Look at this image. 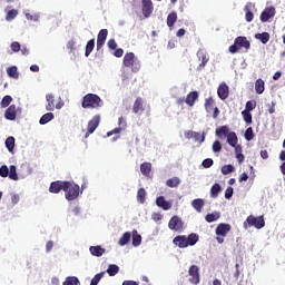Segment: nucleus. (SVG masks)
Returning a JSON list of instances; mask_svg holds the SVG:
<instances>
[{"label":"nucleus","instance_id":"nucleus-1","mask_svg":"<svg viewBox=\"0 0 285 285\" xmlns=\"http://www.w3.org/2000/svg\"><path fill=\"white\" fill-rule=\"evenodd\" d=\"M199 242V235L191 233L188 236L178 235L173 239V244L178 248H188V246H195Z\"/></svg>","mask_w":285,"mask_h":285},{"label":"nucleus","instance_id":"nucleus-2","mask_svg":"<svg viewBox=\"0 0 285 285\" xmlns=\"http://www.w3.org/2000/svg\"><path fill=\"white\" fill-rule=\"evenodd\" d=\"M101 106H104V100H101V98L96 94H87L82 98L81 107L85 109H88V108L97 109V108H101Z\"/></svg>","mask_w":285,"mask_h":285},{"label":"nucleus","instance_id":"nucleus-3","mask_svg":"<svg viewBox=\"0 0 285 285\" xmlns=\"http://www.w3.org/2000/svg\"><path fill=\"white\" fill-rule=\"evenodd\" d=\"M242 48H244L246 51L250 50V41H248V38L244 36H238L234 40V43L229 47V52L232 55H237Z\"/></svg>","mask_w":285,"mask_h":285},{"label":"nucleus","instance_id":"nucleus-4","mask_svg":"<svg viewBox=\"0 0 285 285\" xmlns=\"http://www.w3.org/2000/svg\"><path fill=\"white\" fill-rule=\"evenodd\" d=\"M245 230H248V228L253 227L257 228V230H262L266 226V222L264 220V216L255 217L253 215H249L246 220L243 224Z\"/></svg>","mask_w":285,"mask_h":285},{"label":"nucleus","instance_id":"nucleus-5","mask_svg":"<svg viewBox=\"0 0 285 285\" xmlns=\"http://www.w3.org/2000/svg\"><path fill=\"white\" fill-rule=\"evenodd\" d=\"M67 188L63 189L67 202H75L79 197L80 187L75 181L66 180Z\"/></svg>","mask_w":285,"mask_h":285},{"label":"nucleus","instance_id":"nucleus-6","mask_svg":"<svg viewBox=\"0 0 285 285\" xmlns=\"http://www.w3.org/2000/svg\"><path fill=\"white\" fill-rule=\"evenodd\" d=\"M204 106H205V110L208 115H210V112H213L214 119H217V117H219V108L217 106H215V99H213V97L206 98Z\"/></svg>","mask_w":285,"mask_h":285},{"label":"nucleus","instance_id":"nucleus-7","mask_svg":"<svg viewBox=\"0 0 285 285\" xmlns=\"http://www.w3.org/2000/svg\"><path fill=\"white\" fill-rule=\"evenodd\" d=\"M100 122H101V116L99 115L94 116L92 119L89 120L87 125V132L85 135V139H88V137H90V135H92V132H95V130L99 128Z\"/></svg>","mask_w":285,"mask_h":285},{"label":"nucleus","instance_id":"nucleus-8","mask_svg":"<svg viewBox=\"0 0 285 285\" xmlns=\"http://www.w3.org/2000/svg\"><path fill=\"white\" fill-rule=\"evenodd\" d=\"M46 101H47L46 110L48 112H52L56 108L57 110H61V108H63V102H58L55 105V95L52 94L46 95Z\"/></svg>","mask_w":285,"mask_h":285},{"label":"nucleus","instance_id":"nucleus-9","mask_svg":"<svg viewBox=\"0 0 285 285\" xmlns=\"http://www.w3.org/2000/svg\"><path fill=\"white\" fill-rule=\"evenodd\" d=\"M168 228L176 233H181L184 230V222L179 216H173L168 223Z\"/></svg>","mask_w":285,"mask_h":285},{"label":"nucleus","instance_id":"nucleus-10","mask_svg":"<svg viewBox=\"0 0 285 285\" xmlns=\"http://www.w3.org/2000/svg\"><path fill=\"white\" fill-rule=\"evenodd\" d=\"M65 188H68V183L66 180H56L52 181L49 186V193H52L53 195H59L61 190Z\"/></svg>","mask_w":285,"mask_h":285},{"label":"nucleus","instance_id":"nucleus-11","mask_svg":"<svg viewBox=\"0 0 285 285\" xmlns=\"http://www.w3.org/2000/svg\"><path fill=\"white\" fill-rule=\"evenodd\" d=\"M188 275H189L188 282L190 284H195V285L199 284V282L202 279L199 276V266L191 265L188 269Z\"/></svg>","mask_w":285,"mask_h":285},{"label":"nucleus","instance_id":"nucleus-12","mask_svg":"<svg viewBox=\"0 0 285 285\" xmlns=\"http://www.w3.org/2000/svg\"><path fill=\"white\" fill-rule=\"evenodd\" d=\"M154 10L155 6L153 4V0H141V12L145 19H148Z\"/></svg>","mask_w":285,"mask_h":285},{"label":"nucleus","instance_id":"nucleus-13","mask_svg":"<svg viewBox=\"0 0 285 285\" xmlns=\"http://www.w3.org/2000/svg\"><path fill=\"white\" fill-rule=\"evenodd\" d=\"M145 110H146V107L144 106V98L141 97L136 98L132 106V114L141 116L144 115Z\"/></svg>","mask_w":285,"mask_h":285},{"label":"nucleus","instance_id":"nucleus-14","mask_svg":"<svg viewBox=\"0 0 285 285\" xmlns=\"http://www.w3.org/2000/svg\"><path fill=\"white\" fill-rule=\"evenodd\" d=\"M108 39V29H101L97 36V50H101Z\"/></svg>","mask_w":285,"mask_h":285},{"label":"nucleus","instance_id":"nucleus-15","mask_svg":"<svg viewBox=\"0 0 285 285\" xmlns=\"http://www.w3.org/2000/svg\"><path fill=\"white\" fill-rule=\"evenodd\" d=\"M273 17H275V7H267L261 13V21L263 23H266V21H268L269 19H273Z\"/></svg>","mask_w":285,"mask_h":285},{"label":"nucleus","instance_id":"nucleus-16","mask_svg":"<svg viewBox=\"0 0 285 285\" xmlns=\"http://www.w3.org/2000/svg\"><path fill=\"white\" fill-rule=\"evenodd\" d=\"M217 95L222 101H226V98L228 95H230V89L228 88V85L225 82L220 83L218 89H217Z\"/></svg>","mask_w":285,"mask_h":285},{"label":"nucleus","instance_id":"nucleus-17","mask_svg":"<svg viewBox=\"0 0 285 285\" xmlns=\"http://www.w3.org/2000/svg\"><path fill=\"white\" fill-rule=\"evenodd\" d=\"M230 233V225L226 223H220L216 227V235L220 237H226Z\"/></svg>","mask_w":285,"mask_h":285},{"label":"nucleus","instance_id":"nucleus-18","mask_svg":"<svg viewBox=\"0 0 285 285\" xmlns=\"http://www.w3.org/2000/svg\"><path fill=\"white\" fill-rule=\"evenodd\" d=\"M4 118L8 121H14L17 119V106L10 105L4 111Z\"/></svg>","mask_w":285,"mask_h":285},{"label":"nucleus","instance_id":"nucleus-19","mask_svg":"<svg viewBox=\"0 0 285 285\" xmlns=\"http://www.w3.org/2000/svg\"><path fill=\"white\" fill-rule=\"evenodd\" d=\"M156 206H158V208H163V210H170V208H173V203L166 200L164 196H159L156 199Z\"/></svg>","mask_w":285,"mask_h":285},{"label":"nucleus","instance_id":"nucleus-20","mask_svg":"<svg viewBox=\"0 0 285 285\" xmlns=\"http://www.w3.org/2000/svg\"><path fill=\"white\" fill-rule=\"evenodd\" d=\"M197 99H199V92L197 91H190L186 99H185V104H187V106L189 108H193V106H195V101H197Z\"/></svg>","mask_w":285,"mask_h":285},{"label":"nucleus","instance_id":"nucleus-21","mask_svg":"<svg viewBox=\"0 0 285 285\" xmlns=\"http://www.w3.org/2000/svg\"><path fill=\"white\" fill-rule=\"evenodd\" d=\"M135 55L132 52H127L122 59V65L125 68H132L135 66Z\"/></svg>","mask_w":285,"mask_h":285},{"label":"nucleus","instance_id":"nucleus-22","mask_svg":"<svg viewBox=\"0 0 285 285\" xmlns=\"http://www.w3.org/2000/svg\"><path fill=\"white\" fill-rule=\"evenodd\" d=\"M140 173L145 177H153V164L151 163H142L140 165Z\"/></svg>","mask_w":285,"mask_h":285},{"label":"nucleus","instance_id":"nucleus-23","mask_svg":"<svg viewBox=\"0 0 285 285\" xmlns=\"http://www.w3.org/2000/svg\"><path fill=\"white\" fill-rule=\"evenodd\" d=\"M197 57L199 59V61H202V63L199 65V68H206V65L208 63V55L206 53V51L204 49H199L197 51Z\"/></svg>","mask_w":285,"mask_h":285},{"label":"nucleus","instance_id":"nucleus-24","mask_svg":"<svg viewBox=\"0 0 285 285\" xmlns=\"http://www.w3.org/2000/svg\"><path fill=\"white\" fill-rule=\"evenodd\" d=\"M89 252L91 253V255H94V257H101V255L106 253V248H102L100 245L90 246Z\"/></svg>","mask_w":285,"mask_h":285},{"label":"nucleus","instance_id":"nucleus-25","mask_svg":"<svg viewBox=\"0 0 285 285\" xmlns=\"http://www.w3.org/2000/svg\"><path fill=\"white\" fill-rule=\"evenodd\" d=\"M230 135V128L228 126H222L216 129V137L222 139L223 137H228Z\"/></svg>","mask_w":285,"mask_h":285},{"label":"nucleus","instance_id":"nucleus-26","mask_svg":"<svg viewBox=\"0 0 285 285\" xmlns=\"http://www.w3.org/2000/svg\"><path fill=\"white\" fill-rule=\"evenodd\" d=\"M52 119H55V114L47 112V114L42 115V117L40 118L39 125L46 126V124H50V121H52Z\"/></svg>","mask_w":285,"mask_h":285},{"label":"nucleus","instance_id":"nucleus-27","mask_svg":"<svg viewBox=\"0 0 285 285\" xmlns=\"http://www.w3.org/2000/svg\"><path fill=\"white\" fill-rule=\"evenodd\" d=\"M219 217H222V213L213 212L212 214H207L205 216V220L207 222V224H213V222H217V219H219Z\"/></svg>","mask_w":285,"mask_h":285},{"label":"nucleus","instance_id":"nucleus-28","mask_svg":"<svg viewBox=\"0 0 285 285\" xmlns=\"http://www.w3.org/2000/svg\"><path fill=\"white\" fill-rule=\"evenodd\" d=\"M204 199L202 198H196L191 202V206L197 212V213H202L203 208H204Z\"/></svg>","mask_w":285,"mask_h":285},{"label":"nucleus","instance_id":"nucleus-29","mask_svg":"<svg viewBox=\"0 0 285 285\" xmlns=\"http://www.w3.org/2000/svg\"><path fill=\"white\" fill-rule=\"evenodd\" d=\"M255 39L261 41V43L266 45V43H268V41H271V33H268V32L256 33Z\"/></svg>","mask_w":285,"mask_h":285},{"label":"nucleus","instance_id":"nucleus-30","mask_svg":"<svg viewBox=\"0 0 285 285\" xmlns=\"http://www.w3.org/2000/svg\"><path fill=\"white\" fill-rule=\"evenodd\" d=\"M175 23H177V12L173 11L167 16V26L168 28H174Z\"/></svg>","mask_w":285,"mask_h":285},{"label":"nucleus","instance_id":"nucleus-31","mask_svg":"<svg viewBox=\"0 0 285 285\" xmlns=\"http://www.w3.org/2000/svg\"><path fill=\"white\" fill-rule=\"evenodd\" d=\"M180 184L181 180L178 177L169 178L166 181V186H168V188H177Z\"/></svg>","mask_w":285,"mask_h":285},{"label":"nucleus","instance_id":"nucleus-32","mask_svg":"<svg viewBox=\"0 0 285 285\" xmlns=\"http://www.w3.org/2000/svg\"><path fill=\"white\" fill-rule=\"evenodd\" d=\"M219 193H222V185L214 184L210 188V196L216 199V197H219Z\"/></svg>","mask_w":285,"mask_h":285},{"label":"nucleus","instance_id":"nucleus-33","mask_svg":"<svg viewBox=\"0 0 285 285\" xmlns=\"http://www.w3.org/2000/svg\"><path fill=\"white\" fill-rule=\"evenodd\" d=\"M264 86H265V82L261 78H258L255 82V90L257 95L264 94V90H265Z\"/></svg>","mask_w":285,"mask_h":285},{"label":"nucleus","instance_id":"nucleus-34","mask_svg":"<svg viewBox=\"0 0 285 285\" xmlns=\"http://www.w3.org/2000/svg\"><path fill=\"white\" fill-rule=\"evenodd\" d=\"M7 75L11 79H19V71L17 70V66L9 67L7 69Z\"/></svg>","mask_w":285,"mask_h":285},{"label":"nucleus","instance_id":"nucleus-35","mask_svg":"<svg viewBox=\"0 0 285 285\" xmlns=\"http://www.w3.org/2000/svg\"><path fill=\"white\" fill-rule=\"evenodd\" d=\"M9 179H12L13 181H19V175L17 174V166L11 165L9 167Z\"/></svg>","mask_w":285,"mask_h":285},{"label":"nucleus","instance_id":"nucleus-36","mask_svg":"<svg viewBox=\"0 0 285 285\" xmlns=\"http://www.w3.org/2000/svg\"><path fill=\"white\" fill-rule=\"evenodd\" d=\"M141 245V235L137 232V229L132 230V246L137 247Z\"/></svg>","mask_w":285,"mask_h":285},{"label":"nucleus","instance_id":"nucleus-37","mask_svg":"<svg viewBox=\"0 0 285 285\" xmlns=\"http://www.w3.org/2000/svg\"><path fill=\"white\" fill-rule=\"evenodd\" d=\"M80 284L81 283L79 282V278L76 276H68L62 283V285H80Z\"/></svg>","mask_w":285,"mask_h":285},{"label":"nucleus","instance_id":"nucleus-38","mask_svg":"<svg viewBox=\"0 0 285 285\" xmlns=\"http://www.w3.org/2000/svg\"><path fill=\"white\" fill-rule=\"evenodd\" d=\"M237 141V134H235V131H232L227 135V144H229L232 147H235Z\"/></svg>","mask_w":285,"mask_h":285},{"label":"nucleus","instance_id":"nucleus-39","mask_svg":"<svg viewBox=\"0 0 285 285\" xmlns=\"http://www.w3.org/2000/svg\"><path fill=\"white\" fill-rule=\"evenodd\" d=\"M130 237H132L130 232L125 233L118 240L119 246H126L130 242Z\"/></svg>","mask_w":285,"mask_h":285},{"label":"nucleus","instance_id":"nucleus-40","mask_svg":"<svg viewBox=\"0 0 285 285\" xmlns=\"http://www.w3.org/2000/svg\"><path fill=\"white\" fill-rule=\"evenodd\" d=\"M95 50V39H90L86 45L85 57H90V53Z\"/></svg>","mask_w":285,"mask_h":285},{"label":"nucleus","instance_id":"nucleus-41","mask_svg":"<svg viewBox=\"0 0 285 285\" xmlns=\"http://www.w3.org/2000/svg\"><path fill=\"white\" fill-rule=\"evenodd\" d=\"M245 20L247 21V23H250V21H253V19H255V13H253V11H250V7L245 6Z\"/></svg>","mask_w":285,"mask_h":285},{"label":"nucleus","instance_id":"nucleus-42","mask_svg":"<svg viewBox=\"0 0 285 285\" xmlns=\"http://www.w3.org/2000/svg\"><path fill=\"white\" fill-rule=\"evenodd\" d=\"M137 202L139 204H145L146 202V189L139 188L137 191Z\"/></svg>","mask_w":285,"mask_h":285},{"label":"nucleus","instance_id":"nucleus-43","mask_svg":"<svg viewBox=\"0 0 285 285\" xmlns=\"http://www.w3.org/2000/svg\"><path fill=\"white\" fill-rule=\"evenodd\" d=\"M106 275V272H100L98 274H96L91 282H90V285H98L99 282H101V279H104V276Z\"/></svg>","mask_w":285,"mask_h":285},{"label":"nucleus","instance_id":"nucleus-44","mask_svg":"<svg viewBox=\"0 0 285 285\" xmlns=\"http://www.w3.org/2000/svg\"><path fill=\"white\" fill-rule=\"evenodd\" d=\"M4 144L9 153H12V150H14V137L12 136L8 137Z\"/></svg>","mask_w":285,"mask_h":285},{"label":"nucleus","instance_id":"nucleus-45","mask_svg":"<svg viewBox=\"0 0 285 285\" xmlns=\"http://www.w3.org/2000/svg\"><path fill=\"white\" fill-rule=\"evenodd\" d=\"M242 116H243L245 124H247L248 126H250V124H253V115L250 114V111L243 110Z\"/></svg>","mask_w":285,"mask_h":285},{"label":"nucleus","instance_id":"nucleus-46","mask_svg":"<svg viewBox=\"0 0 285 285\" xmlns=\"http://www.w3.org/2000/svg\"><path fill=\"white\" fill-rule=\"evenodd\" d=\"M107 273L109 275V277H115V275H117V273H119V266L112 264L109 265Z\"/></svg>","mask_w":285,"mask_h":285},{"label":"nucleus","instance_id":"nucleus-47","mask_svg":"<svg viewBox=\"0 0 285 285\" xmlns=\"http://www.w3.org/2000/svg\"><path fill=\"white\" fill-rule=\"evenodd\" d=\"M17 14H19V10L17 9H11L7 12L6 20L7 21H12V19H17Z\"/></svg>","mask_w":285,"mask_h":285},{"label":"nucleus","instance_id":"nucleus-48","mask_svg":"<svg viewBox=\"0 0 285 285\" xmlns=\"http://www.w3.org/2000/svg\"><path fill=\"white\" fill-rule=\"evenodd\" d=\"M257 108V101L255 100H248L245 105V111L250 112Z\"/></svg>","mask_w":285,"mask_h":285},{"label":"nucleus","instance_id":"nucleus-49","mask_svg":"<svg viewBox=\"0 0 285 285\" xmlns=\"http://www.w3.org/2000/svg\"><path fill=\"white\" fill-rule=\"evenodd\" d=\"M12 104V96H4L0 102L1 108H8Z\"/></svg>","mask_w":285,"mask_h":285},{"label":"nucleus","instance_id":"nucleus-50","mask_svg":"<svg viewBox=\"0 0 285 285\" xmlns=\"http://www.w3.org/2000/svg\"><path fill=\"white\" fill-rule=\"evenodd\" d=\"M193 139L195 141H198V144H204V141H206V135L205 134H199V132L195 131Z\"/></svg>","mask_w":285,"mask_h":285},{"label":"nucleus","instance_id":"nucleus-51","mask_svg":"<svg viewBox=\"0 0 285 285\" xmlns=\"http://www.w3.org/2000/svg\"><path fill=\"white\" fill-rule=\"evenodd\" d=\"M245 139H246V141H253V139H255V134L253 132V127H249L246 129Z\"/></svg>","mask_w":285,"mask_h":285},{"label":"nucleus","instance_id":"nucleus-52","mask_svg":"<svg viewBox=\"0 0 285 285\" xmlns=\"http://www.w3.org/2000/svg\"><path fill=\"white\" fill-rule=\"evenodd\" d=\"M222 175H230L235 170V167L233 165H225L222 167Z\"/></svg>","mask_w":285,"mask_h":285},{"label":"nucleus","instance_id":"nucleus-53","mask_svg":"<svg viewBox=\"0 0 285 285\" xmlns=\"http://www.w3.org/2000/svg\"><path fill=\"white\" fill-rule=\"evenodd\" d=\"M213 153H222V142L219 140H215L213 142Z\"/></svg>","mask_w":285,"mask_h":285},{"label":"nucleus","instance_id":"nucleus-54","mask_svg":"<svg viewBox=\"0 0 285 285\" xmlns=\"http://www.w3.org/2000/svg\"><path fill=\"white\" fill-rule=\"evenodd\" d=\"M118 128H121V130H126V128L128 127V122L126 121L125 117H120L118 119Z\"/></svg>","mask_w":285,"mask_h":285},{"label":"nucleus","instance_id":"nucleus-55","mask_svg":"<svg viewBox=\"0 0 285 285\" xmlns=\"http://www.w3.org/2000/svg\"><path fill=\"white\" fill-rule=\"evenodd\" d=\"M10 169L3 165L0 167V177H9Z\"/></svg>","mask_w":285,"mask_h":285},{"label":"nucleus","instance_id":"nucleus-56","mask_svg":"<svg viewBox=\"0 0 285 285\" xmlns=\"http://www.w3.org/2000/svg\"><path fill=\"white\" fill-rule=\"evenodd\" d=\"M215 164L212 158H206L203 160L202 166L203 168H210Z\"/></svg>","mask_w":285,"mask_h":285},{"label":"nucleus","instance_id":"nucleus-57","mask_svg":"<svg viewBox=\"0 0 285 285\" xmlns=\"http://www.w3.org/2000/svg\"><path fill=\"white\" fill-rule=\"evenodd\" d=\"M12 52H19L21 51V45L18 41H14L10 46Z\"/></svg>","mask_w":285,"mask_h":285},{"label":"nucleus","instance_id":"nucleus-58","mask_svg":"<svg viewBox=\"0 0 285 285\" xmlns=\"http://www.w3.org/2000/svg\"><path fill=\"white\" fill-rule=\"evenodd\" d=\"M124 129H121L120 127H117L115 129H112L111 131L107 132V137H112V135H121Z\"/></svg>","mask_w":285,"mask_h":285},{"label":"nucleus","instance_id":"nucleus-59","mask_svg":"<svg viewBox=\"0 0 285 285\" xmlns=\"http://www.w3.org/2000/svg\"><path fill=\"white\" fill-rule=\"evenodd\" d=\"M107 46H108L109 50H117V41H115V39H110L107 42Z\"/></svg>","mask_w":285,"mask_h":285},{"label":"nucleus","instance_id":"nucleus-60","mask_svg":"<svg viewBox=\"0 0 285 285\" xmlns=\"http://www.w3.org/2000/svg\"><path fill=\"white\" fill-rule=\"evenodd\" d=\"M77 42H75V40H70L67 42V50H69V52H75V46Z\"/></svg>","mask_w":285,"mask_h":285},{"label":"nucleus","instance_id":"nucleus-61","mask_svg":"<svg viewBox=\"0 0 285 285\" xmlns=\"http://www.w3.org/2000/svg\"><path fill=\"white\" fill-rule=\"evenodd\" d=\"M230 197H233V187H228L225 190V199H230Z\"/></svg>","mask_w":285,"mask_h":285},{"label":"nucleus","instance_id":"nucleus-62","mask_svg":"<svg viewBox=\"0 0 285 285\" xmlns=\"http://www.w3.org/2000/svg\"><path fill=\"white\" fill-rule=\"evenodd\" d=\"M114 56L117 57V59H120V57H124V49L118 48L115 50Z\"/></svg>","mask_w":285,"mask_h":285},{"label":"nucleus","instance_id":"nucleus-63","mask_svg":"<svg viewBox=\"0 0 285 285\" xmlns=\"http://www.w3.org/2000/svg\"><path fill=\"white\" fill-rule=\"evenodd\" d=\"M185 139H193L194 138V135H195V131L193 130H187L185 131Z\"/></svg>","mask_w":285,"mask_h":285},{"label":"nucleus","instance_id":"nucleus-64","mask_svg":"<svg viewBox=\"0 0 285 285\" xmlns=\"http://www.w3.org/2000/svg\"><path fill=\"white\" fill-rule=\"evenodd\" d=\"M122 285H139V283L135 282V281H125L122 283Z\"/></svg>","mask_w":285,"mask_h":285}]
</instances>
